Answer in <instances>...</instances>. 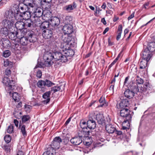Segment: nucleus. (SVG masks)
I'll list each match as a JSON object with an SVG mask.
<instances>
[{
  "mask_svg": "<svg viewBox=\"0 0 155 155\" xmlns=\"http://www.w3.org/2000/svg\"><path fill=\"white\" fill-rule=\"evenodd\" d=\"M22 34L21 31L18 32L15 28L9 31L8 36L9 38L12 40V48L15 49H18L19 46V39L18 38V35Z\"/></svg>",
  "mask_w": 155,
  "mask_h": 155,
  "instance_id": "f257e3e1",
  "label": "nucleus"
},
{
  "mask_svg": "<svg viewBox=\"0 0 155 155\" xmlns=\"http://www.w3.org/2000/svg\"><path fill=\"white\" fill-rule=\"evenodd\" d=\"M27 7L29 11L34 14V17H41L43 14L42 8L35 4L28 3Z\"/></svg>",
  "mask_w": 155,
  "mask_h": 155,
  "instance_id": "f03ea898",
  "label": "nucleus"
},
{
  "mask_svg": "<svg viewBox=\"0 0 155 155\" xmlns=\"http://www.w3.org/2000/svg\"><path fill=\"white\" fill-rule=\"evenodd\" d=\"M20 13H17L16 12L13 11L12 9H9L5 12V17L8 20L14 19L15 20H18L20 19Z\"/></svg>",
  "mask_w": 155,
  "mask_h": 155,
  "instance_id": "7ed1b4c3",
  "label": "nucleus"
},
{
  "mask_svg": "<svg viewBox=\"0 0 155 155\" xmlns=\"http://www.w3.org/2000/svg\"><path fill=\"white\" fill-rule=\"evenodd\" d=\"M53 54V53L47 52L44 55L43 58L45 66H50L53 64V62L52 60L54 59V56Z\"/></svg>",
  "mask_w": 155,
  "mask_h": 155,
  "instance_id": "20e7f679",
  "label": "nucleus"
},
{
  "mask_svg": "<svg viewBox=\"0 0 155 155\" xmlns=\"http://www.w3.org/2000/svg\"><path fill=\"white\" fill-rule=\"evenodd\" d=\"M120 116L126 120H131L132 114H133L132 111L130 110L127 108H120Z\"/></svg>",
  "mask_w": 155,
  "mask_h": 155,
  "instance_id": "39448f33",
  "label": "nucleus"
},
{
  "mask_svg": "<svg viewBox=\"0 0 155 155\" xmlns=\"http://www.w3.org/2000/svg\"><path fill=\"white\" fill-rule=\"evenodd\" d=\"M134 87V89L133 90L136 93L138 92H142L149 91L151 89V86L149 83H146L144 84L141 87H139L137 84Z\"/></svg>",
  "mask_w": 155,
  "mask_h": 155,
  "instance_id": "423d86ee",
  "label": "nucleus"
},
{
  "mask_svg": "<svg viewBox=\"0 0 155 155\" xmlns=\"http://www.w3.org/2000/svg\"><path fill=\"white\" fill-rule=\"evenodd\" d=\"M54 59L62 63L68 61L66 56L65 55L59 51H56L53 53Z\"/></svg>",
  "mask_w": 155,
  "mask_h": 155,
  "instance_id": "0eeeda50",
  "label": "nucleus"
},
{
  "mask_svg": "<svg viewBox=\"0 0 155 155\" xmlns=\"http://www.w3.org/2000/svg\"><path fill=\"white\" fill-rule=\"evenodd\" d=\"M80 125L82 129L81 132L83 134L84 136L86 137H87L89 134L90 131L87 128V122L86 123L83 120H81L80 121Z\"/></svg>",
  "mask_w": 155,
  "mask_h": 155,
  "instance_id": "6e6552de",
  "label": "nucleus"
},
{
  "mask_svg": "<svg viewBox=\"0 0 155 155\" xmlns=\"http://www.w3.org/2000/svg\"><path fill=\"white\" fill-rule=\"evenodd\" d=\"M15 21L14 19H11L10 20L8 19H5L3 20L2 24L3 27H6L9 29V31L15 29V28L13 26V24Z\"/></svg>",
  "mask_w": 155,
  "mask_h": 155,
  "instance_id": "1a4fd4ad",
  "label": "nucleus"
},
{
  "mask_svg": "<svg viewBox=\"0 0 155 155\" xmlns=\"http://www.w3.org/2000/svg\"><path fill=\"white\" fill-rule=\"evenodd\" d=\"M153 54L147 49H144L143 51L141 54V58L149 62L151 59Z\"/></svg>",
  "mask_w": 155,
  "mask_h": 155,
  "instance_id": "9d476101",
  "label": "nucleus"
},
{
  "mask_svg": "<svg viewBox=\"0 0 155 155\" xmlns=\"http://www.w3.org/2000/svg\"><path fill=\"white\" fill-rule=\"evenodd\" d=\"M62 142V140L59 137H55L51 143V146L55 149H58L59 148L60 146V143Z\"/></svg>",
  "mask_w": 155,
  "mask_h": 155,
  "instance_id": "9b49d317",
  "label": "nucleus"
},
{
  "mask_svg": "<svg viewBox=\"0 0 155 155\" xmlns=\"http://www.w3.org/2000/svg\"><path fill=\"white\" fill-rule=\"evenodd\" d=\"M14 81L13 80L11 81L7 77H5L3 79L2 83L5 85L9 87L10 90H12L14 88L13 87L14 86Z\"/></svg>",
  "mask_w": 155,
  "mask_h": 155,
  "instance_id": "f8f14e48",
  "label": "nucleus"
},
{
  "mask_svg": "<svg viewBox=\"0 0 155 155\" xmlns=\"http://www.w3.org/2000/svg\"><path fill=\"white\" fill-rule=\"evenodd\" d=\"M26 34L30 42H34L37 40L36 35L32 31H29L26 32Z\"/></svg>",
  "mask_w": 155,
  "mask_h": 155,
  "instance_id": "ddd939ff",
  "label": "nucleus"
},
{
  "mask_svg": "<svg viewBox=\"0 0 155 155\" xmlns=\"http://www.w3.org/2000/svg\"><path fill=\"white\" fill-rule=\"evenodd\" d=\"M24 33H22L20 35H18V38L20 40V42L21 44L23 45H27L29 42L28 37H24Z\"/></svg>",
  "mask_w": 155,
  "mask_h": 155,
  "instance_id": "4468645a",
  "label": "nucleus"
},
{
  "mask_svg": "<svg viewBox=\"0 0 155 155\" xmlns=\"http://www.w3.org/2000/svg\"><path fill=\"white\" fill-rule=\"evenodd\" d=\"M53 35V31L51 29L44 30L42 33L43 37L46 39L51 38L52 37Z\"/></svg>",
  "mask_w": 155,
  "mask_h": 155,
  "instance_id": "2eb2a0df",
  "label": "nucleus"
},
{
  "mask_svg": "<svg viewBox=\"0 0 155 155\" xmlns=\"http://www.w3.org/2000/svg\"><path fill=\"white\" fill-rule=\"evenodd\" d=\"M64 34H71L73 31V27L71 25H65L63 28Z\"/></svg>",
  "mask_w": 155,
  "mask_h": 155,
  "instance_id": "dca6fc26",
  "label": "nucleus"
},
{
  "mask_svg": "<svg viewBox=\"0 0 155 155\" xmlns=\"http://www.w3.org/2000/svg\"><path fill=\"white\" fill-rule=\"evenodd\" d=\"M51 94L50 91H48L42 95V97L45 99L42 101V103L44 104H48L50 100V96Z\"/></svg>",
  "mask_w": 155,
  "mask_h": 155,
  "instance_id": "f3484780",
  "label": "nucleus"
},
{
  "mask_svg": "<svg viewBox=\"0 0 155 155\" xmlns=\"http://www.w3.org/2000/svg\"><path fill=\"white\" fill-rule=\"evenodd\" d=\"M70 34H64L62 36V39L64 42L66 43L67 44H72L71 42L73 38L70 35Z\"/></svg>",
  "mask_w": 155,
  "mask_h": 155,
  "instance_id": "a211bd4d",
  "label": "nucleus"
},
{
  "mask_svg": "<svg viewBox=\"0 0 155 155\" xmlns=\"http://www.w3.org/2000/svg\"><path fill=\"white\" fill-rule=\"evenodd\" d=\"M134 89V87L132 88L133 90L131 91L129 89L126 90L124 93L125 97L129 99L133 97L134 95V93L135 92L133 90Z\"/></svg>",
  "mask_w": 155,
  "mask_h": 155,
  "instance_id": "6ab92c4d",
  "label": "nucleus"
},
{
  "mask_svg": "<svg viewBox=\"0 0 155 155\" xmlns=\"http://www.w3.org/2000/svg\"><path fill=\"white\" fill-rule=\"evenodd\" d=\"M70 141L74 145H79L82 142V138L80 136L75 137L72 138Z\"/></svg>",
  "mask_w": 155,
  "mask_h": 155,
  "instance_id": "aec40b11",
  "label": "nucleus"
},
{
  "mask_svg": "<svg viewBox=\"0 0 155 155\" xmlns=\"http://www.w3.org/2000/svg\"><path fill=\"white\" fill-rule=\"evenodd\" d=\"M27 8L26 5L23 4H19L18 5V10H16V13H20V19H21V15L24 13L25 12H26V8Z\"/></svg>",
  "mask_w": 155,
  "mask_h": 155,
  "instance_id": "412c9836",
  "label": "nucleus"
},
{
  "mask_svg": "<svg viewBox=\"0 0 155 155\" xmlns=\"http://www.w3.org/2000/svg\"><path fill=\"white\" fill-rule=\"evenodd\" d=\"M76 7V3L74 2H73L72 4L66 5L64 7L63 9L67 12H70L71 11L74 9Z\"/></svg>",
  "mask_w": 155,
  "mask_h": 155,
  "instance_id": "4be33fe9",
  "label": "nucleus"
},
{
  "mask_svg": "<svg viewBox=\"0 0 155 155\" xmlns=\"http://www.w3.org/2000/svg\"><path fill=\"white\" fill-rule=\"evenodd\" d=\"M129 104V101L128 99H122L119 104L120 108H127Z\"/></svg>",
  "mask_w": 155,
  "mask_h": 155,
  "instance_id": "5701e85b",
  "label": "nucleus"
},
{
  "mask_svg": "<svg viewBox=\"0 0 155 155\" xmlns=\"http://www.w3.org/2000/svg\"><path fill=\"white\" fill-rule=\"evenodd\" d=\"M96 119L98 124H103L104 123V120L103 115L100 113L97 114L96 115Z\"/></svg>",
  "mask_w": 155,
  "mask_h": 155,
  "instance_id": "b1692460",
  "label": "nucleus"
},
{
  "mask_svg": "<svg viewBox=\"0 0 155 155\" xmlns=\"http://www.w3.org/2000/svg\"><path fill=\"white\" fill-rule=\"evenodd\" d=\"M2 45L5 48H9L11 46H12V48H13L12 41L11 42L8 39L3 38L2 39Z\"/></svg>",
  "mask_w": 155,
  "mask_h": 155,
  "instance_id": "393cba45",
  "label": "nucleus"
},
{
  "mask_svg": "<svg viewBox=\"0 0 155 155\" xmlns=\"http://www.w3.org/2000/svg\"><path fill=\"white\" fill-rule=\"evenodd\" d=\"M55 149L51 146V147L48 148L47 151L45 152H44L43 155H55Z\"/></svg>",
  "mask_w": 155,
  "mask_h": 155,
  "instance_id": "a878e982",
  "label": "nucleus"
},
{
  "mask_svg": "<svg viewBox=\"0 0 155 155\" xmlns=\"http://www.w3.org/2000/svg\"><path fill=\"white\" fill-rule=\"evenodd\" d=\"M95 121L93 120H89L87 121V127L89 129H94L96 127Z\"/></svg>",
  "mask_w": 155,
  "mask_h": 155,
  "instance_id": "bb28decb",
  "label": "nucleus"
},
{
  "mask_svg": "<svg viewBox=\"0 0 155 155\" xmlns=\"http://www.w3.org/2000/svg\"><path fill=\"white\" fill-rule=\"evenodd\" d=\"M15 26L17 29L21 30L25 28L24 21H18L15 23Z\"/></svg>",
  "mask_w": 155,
  "mask_h": 155,
  "instance_id": "cd10ccee",
  "label": "nucleus"
},
{
  "mask_svg": "<svg viewBox=\"0 0 155 155\" xmlns=\"http://www.w3.org/2000/svg\"><path fill=\"white\" fill-rule=\"evenodd\" d=\"M106 130L109 133L112 134L116 130V128L111 124H107L106 126Z\"/></svg>",
  "mask_w": 155,
  "mask_h": 155,
  "instance_id": "c85d7f7f",
  "label": "nucleus"
},
{
  "mask_svg": "<svg viewBox=\"0 0 155 155\" xmlns=\"http://www.w3.org/2000/svg\"><path fill=\"white\" fill-rule=\"evenodd\" d=\"M145 49H147L149 51L152 53L155 51V42L149 43L147 48Z\"/></svg>",
  "mask_w": 155,
  "mask_h": 155,
  "instance_id": "c756f323",
  "label": "nucleus"
},
{
  "mask_svg": "<svg viewBox=\"0 0 155 155\" xmlns=\"http://www.w3.org/2000/svg\"><path fill=\"white\" fill-rule=\"evenodd\" d=\"M24 20V22L25 28H26L28 27H31L33 25L34 22L31 19Z\"/></svg>",
  "mask_w": 155,
  "mask_h": 155,
  "instance_id": "7c9ffc66",
  "label": "nucleus"
},
{
  "mask_svg": "<svg viewBox=\"0 0 155 155\" xmlns=\"http://www.w3.org/2000/svg\"><path fill=\"white\" fill-rule=\"evenodd\" d=\"M30 11H26L23 13L21 15V19L22 18L24 20L30 19L31 16Z\"/></svg>",
  "mask_w": 155,
  "mask_h": 155,
  "instance_id": "2f4dec72",
  "label": "nucleus"
},
{
  "mask_svg": "<svg viewBox=\"0 0 155 155\" xmlns=\"http://www.w3.org/2000/svg\"><path fill=\"white\" fill-rule=\"evenodd\" d=\"M148 61L141 58L140 60V69H145L147 66V64Z\"/></svg>",
  "mask_w": 155,
  "mask_h": 155,
  "instance_id": "473e14b6",
  "label": "nucleus"
},
{
  "mask_svg": "<svg viewBox=\"0 0 155 155\" xmlns=\"http://www.w3.org/2000/svg\"><path fill=\"white\" fill-rule=\"evenodd\" d=\"M131 120H126L122 123V129L123 130L129 129L130 127V121Z\"/></svg>",
  "mask_w": 155,
  "mask_h": 155,
  "instance_id": "72a5a7b5",
  "label": "nucleus"
},
{
  "mask_svg": "<svg viewBox=\"0 0 155 155\" xmlns=\"http://www.w3.org/2000/svg\"><path fill=\"white\" fill-rule=\"evenodd\" d=\"M64 87L61 86H55L51 88V91H53L54 93L58 91H62V89H64Z\"/></svg>",
  "mask_w": 155,
  "mask_h": 155,
  "instance_id": "f704fd0d",
  "label": "nucleus"
},
{
  "mask_svg": "<svg viewBox=\"0 0 155 155\" xmlns=\"http://www.w3.org/2000/svg\"><path fill=\"white\" fill-rule=\"evenodd\" d=\"M49 22L45 21L41 23L40 25V28L42 30L43 29L46 30L49 27Z\"/></svg>",
  "mask_w": 155,
  "mask_h": 155,
  "instance_id": "c9c22d12",
  "label": "nucleus"
},
{
  "mask_svg": "<svg viewBox=\"0 0 155 155\" xmlns=\"http://www.w3.org/2000/svg\"><path fill=\"white\" fill-rule=\"evenodd\" d=\"M9 29L7 28L6 27H3L1 28L0 30V33L2 34H3L5 35V36L8 35L9 32Z\"/></svg>",
  "mask_w": 155,
  "mask_h": 155,
  "instance_id": "e433bc0d",
  "label": "nucleus"
},
{
  "mask_svg": "<svg viewBox=\"0 0 155 155\" xmlns=\"http://www.w3.org/2000/svg\"><path fill=\"white\" fill-rule=\"evenodd\" d=\"M30 117L29 115H24L22 117V121L23 123H26L28 121H29Z\"/></svg>",
  "mask_w": 155,
  "mask_h": 155,
  "instance_id": "4c0bfd02",
  "label": "nucleus"
},
{
  "mask_svg": "<svg viewBox=\"0 0 155 155\" xmlns=\"http://www.w3.org/2000/svg\"><path fill=\"white\" fill-rule=\"evenodd\" d=\"M99 102L101 104L99 106V107H102L103 106H107V104L105 103V99L104 97H101L99 100Z\"/></svg>",
  "mask_w": 155,
  "mask_h": 155,
  "instance_id": "58836bf2",
  "label": "nucleus"
},
{
  "mask_svg": "<svg viewBox=\"0 0 155 155\" xmlns=\"http://www.w3.org/2000/svg\"><path fill=\"white\" fill-rule=\"evenodd\" d=\"M35 18L34 20V23L36 26H40L41 23V21L40 19V17H34Z\"/></svg>",
  "mask_w": 155,
  "mask_h": 155,
  "instance_id": "ea45409f",
  "label": "nucleus"
},
{
  "mask_svg": "<svg viewBox=\"0 0 155 155\" xmlns=\"http://www.w3.org/2000/svg\"><path fill=\"white\" fill-rule=\"evenodd\" d=\"M12 97L15 102H18L19 101V95L16 92H14L13 93Z\"/></svg>",
  "mask_w": 155,
  "mask_h": 155,
  "instance_id": "a19ab883",
  "label": "nucleus"
},
{
  "mask_svg": "<svg viewBox=\"0 0 155 155\" xmlns=\"http://www.w3.org/2000/svg\"><path fill=\"white\" fill-rule=\"evenodd\" d=\"M52 24L53 25L57 26L59 24V20L57 18H55L52 21Z\"/></svg>",
  "mask_w": 155,
  "mask_h": 155,
  "instance_id": "79ce46f5",
  "label": "nucleus"
},
{
  "mask_svg": "<svg viewBox=\"0 0 155 155\" xmlns=\"http://www.w3.org/2000/svg\"><path fill=\"white\" fill-rule=\"evenodd\" d=\"M24 153L21 147H19L16 150V155H24Z\"/></svg>",
  "mask_w": 155,
  "mask_h": 155,
  "instance_id": "37998d69",
  "label": "nucleus"
},
{
  "mask_svg": "<svg viewBox=\"0 0 155 155\" xmlns=\"http://www.w3.org/2000/svg\"><path fill=\"white\" fill-rule=\"evenodd\" d=\"M38 86L40 88H42L45 86V83L44 81L42 80L39 81L37 83Z\"/></svg>",
  "mask_w": 155,
  "mask_h": 155,
  "instance_id": "c03bdc74",
  "label": "nucleus"
},
{
  "mask_svg": "<svg viewBox=\"0 0 155 155\" xmlns=\"http://www.w3.org/2000/svg\"><path fill=\"white\" fill-rule=\"evenodd\" d=\"M21 131L24 137H26L27 135V133L25 130V126L23 125L21 128Z\"/></svg>",
  "mask_w": 155,
  "mask_h": 155,
  "instance_id": "a18cd8bd",
  "label": "nucleus"
},
{
  "mask_svg": "<svg viewBox=\"0 0 155 155\" xmlns=\"http://www.w3.org/2000/svg\"><path fill=\"white\" fill-rule=\"evenodd\" d=\"M4 139L7 143H9L11 140V137L9 135H6L4 137Z\"/></svg>",
  "mask_w": 155,
  "mask_h": 155,
  "instance_id": "49530a36",
  "label": "nucleus"
},
{
  "mask_svg": "<svg viewBox=\"0 0 155 155\" xmlns=\"http://www.w3.org/2000/svg\"><path fill=\"white\" fill-rule=\"evenodd\" d=\"M66 54L67 55L66 56H72L74 55V51L72 50L68 49L67 51V52L66 53Z\"/></svg>",
  "mask_w": 155,
  "mask_h": 155,
  "instance_id": "de8ad7c7",
  "label": "nucleus"
},
{
  "mask_svg": "<svg viewBox=\"0 0 155 155\" xmlns=\"http://www.w3.org/2000/svg\"><path fill=\"white\" fill-rule=\"evenodd\" d=\"M11 54V52L9 50L4 51L3 53V56L5 58L8 57Z\"/></svg>",
  "mask_w": 155,
  "mask_h": 155,
  "instance_id": "09e8293b",
  "label": "nucleus"
},
{
  "mask_svg": "<svg viewBox=\"0 0 155 155\" xmlns=\"http://www.w3.org/2000/svg\"><path fill=\"white\" fill-rule=\"evenodd\" d=\"M12 64V63L8 60H6L4 61V65L5 67H7L8 66H11Z\"/></svg>",
  "mask_w": 155,
  "mask_h": 155,
  "instance_id": "8fccbe9b",
  "label": "nucleus"
},
{
  "mask_svg": "<svg viewBox=\"0 0 155 155\" xmlns=\"http://www.w3.org/2000/svg\"><path fill=\"white\" fill-rule=\"evenodd\" d=\"M45 85H46L48 87H50L52 86L54 84L51 82L50 81L46 80L45 81Z\"/></svg>",
  "mask_w": 155,
  "mask_h": 155,
  "instance_id": "3c124183",
  "label": "nucleus"
},
{
  "mask_svg": "<svg viewBox=\"0 0 155 155\" xmlns=\"http://www.w3.org/2000/svg\"><path fill=\"white\" fill-rule=\"evenodd\" d=\"M32 108V106L28 105H25V111L28 112H29Z\"/></svg>",
  "mask_w": 155,
  "mask_h": 155,
  "instance_id": "603ef678",
  "label": "nucleus"
},
{
  "mask_svg": "<svg viewBox=\"0 0 155 155\" xmlns=\"http://www.w3.org/2000/svg\"><path fill=\"white\" fill-rule=\"evenodd\" d=\"M10 146L8 145H5L3 147V149L7 153L10 152Z\"/></svg>",
  "mask_w": 155,
  "mask_h": 155,
  "instance_id": "864d4df0",
  "label": "nucleus"
},
{
  "mask_svg": "<svg viewBox=\"0 0 155 155\" xmlns=\"http://www.w3.org/2000/svg\"><path fill=\"white\" fill-rule=\"evenodd\" d=\"M7 132L9 134L12 133L13 131V127L12 125H10L8 127L7 129Z\"/></svg>",
  "mask_w": 155,
  "mask_h": 155,
  "instance_id": "5fc2aeb1",
  "label": "nucleus"
},
{
  "mask_svg": "<svg viewBox=\"0 0 155 155\" xmlns=\"http://www.w3.org/2000/svg\"><path fill=\"white\" fill-rule=\"evenodd\" d=\"M136 84H143V80L142 79L137 77L136 79Z\"/></svg>",
  "mask_w": 155,
  "mask_h": 155,
  "instance_id": "6e6d98bb",
  "label": "nucleus"
},
{
  "mask_svg": "<svg viewBox=\"0 0 155 155\" xmlns=\"http://www.w3.org/2000/svg\"><path fill=\"white\" fill-rule=\"evenodd\" d=\"M4 73L5 75L8 76L11 74V70L8 68H7L5 70Z\"/></svg>",
  "mask_w": 155,
  "mask_h": 155,
  "instance_id": "4d7b16f0",
  "label": "nucleus"
},
{
  "mask_svg": "<svg viewBox=\"0 0 155 155\" xmlns=\"http://www.w3.org/2000/svg\"><path fill=\"white\" fill-rule=\"evenodd\" d=\"M42 76V72L41 70H38L37 72L36 76L39 78H41Z\"/></svg>",
  "mask_w": 155,
  "mask_h": 155,
  "instance_id": "13d9d810",
  "label": "nucleus"
},
{
  "mask_svg": "<svg viewBox=\"0 0 155 155\" xmlns=\"http://www.w3.org/2000/svg\"><path fill=\"white\" fill-rule=\"evenodd\" d=\"M72 17L69 16H66L65 18V20L67 22V23L71 21L72 20Z\"/></svg>",
  "mask_w": 155,
  "mask_h": 155,
  "instance_id": "bf43d9fd",
  "label": "nucleus"
},
{
  "mask_svg": "<svg viewBox=\"0 0 155 155\" xmlns=\"http://www.w3.org/2000/svg\"><path fill=\"white\" fill-rule=\"evenodd\" d=\"M149 2H147L145 3L143 6V8L146 9H148L149 8Z\"/></svg>",
  "mask_w": 155,
  "mask_h": 155,
  "instance_id": "052dcab7",
  "label": "nucleus"
},
{
  "mask_svg": "<svg viewBox=\"0 0 155 155\" xmlns=\"http://www.w3.org/2000/svg\"><path fill=\"white\" fill-rule=\"evenodd\" d=\"M122 26L121 25H119L118 28V32L122 33Z\"/></svg>",
  "mask_w": 155,
  "mask_h": 155,
  "instance_id": "680f3d73",
  "label": "nucleus"
},
{
  "mask_svg": "<svg viewBox=\"0 0 155 155\" xmlns=\"http://www.w3.org/2000/svg\"><path fill=\"white\" fill-rule=\"evenodd\" d=\"M108 45L109 46H112L114 45V43L111 42L110 38H108Z\"/></svg>",
  "mask_w": 155,
  "mask_h": 155,
  "instance_id": "e2e57ef3",
  "label": "nucleus"
},
{
  "mask_svg": "<svg viewBox=\"0 0 155 155\" xmlns=\"http://www.w3.org/2000/svg\"><path fill=\"white\" fill-rule=\"evenodd\" d=\"M121 32H118L117 35V40L118 41L120 38L121 34Z\"/></svg>",
  "mask_w": 155,
  "mask_h": 155,
  "instance_id": "0e129e2a",
  "label": "nucleus"
},
{
  "mask_svg": "<svg viewBox=\"0 0 155 155\" xmlns=\"http://www.w3.org/2000/svg\"><path fill=\"white\" fill-rule=\"evenodd\" d=\"M14 122L15 126L17 127H18L19 123L18 121L16 119H15L14 121Z\"/></svg>",
  "mask_w": 155,
  "mask_h": 155,
  "instance_id": "69168bd1",
  "label": "nucleus"
},
{
  "mask_svg": "<svg viewBox=\"0 0 155 155\" xmlns=\"http://www.w3.org/2000/svg\"><path fill=\"white\" fill-rule=\"evenodd\" d=\"M115 131L116 134L118 135H121L122 133V132L121 131H117L116 130Z\"/></svg>",
  "mask_w": 155,
  "mask_h": 155,
  "instance_id": "338daca9",
  "label": "nucleus"
},
{
  "mask_svg": "<svg viewBox=\"0 0 155 155\" xmlns=\"http://www.w3.org/2000/svg\"><path fill=\"white\" fill-rule=\"evenodd\" d=\"M134 16V13H132L130 15L128 18V20H129L130 19L132 18Z\"/></svg>",
  "mask_w": 155,
  "mask_h": 155,
  "instance_id": "774afa93",
  "label": "nucleus"
}]
</instances>
